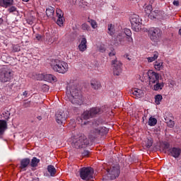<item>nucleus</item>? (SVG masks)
<instances>
[{
  "instance_id": "nucleus-28",
  "label": "nucleus",
  "mask_w": 181,
  "mask_h": 181,
  "mask_svg": "<svg viewBox=\"0 0 181 181\" xmlns=\"http://www.w3.org/2000/svg\"><path fill=\"white\" fill-rule=\"evenodd\" d=\"M154 67L156 70H162L163 69V62H162V61H156L154 63Z\"/></svg>"
},
{
  "instance_id": "nucleus-19",
  "label": "nucleus",
  "mask_w": 181,
  "mask_h": 181,
  "mask_svg": "<svg viewBox=\"0 0 181 181\" xmlns=\"http://www.w3.org/2000/svg\"><path fill=\"white\" fill-rule=\"evenodd\" d=\"M90 86L94 90H100V88H101V83L95 79L90 81Z\"/></svg>"
},
{
  "instance_id": "nucleus-32",
  "label": "nucleus",
  "mask_w": 181,
  "mask_h": 181,
  "mask_svg": "<svg viewBox=\"0 0 181 181\" xmlns=\"http://www.w3.org/2000/svg\"><path fill=\"white\" fill-rule=\"evenodd\" d=\"M116 40L120 42V43H122V42L125 40V33H119L116 37Z\"/></svg>"
},
{
  "instance_id": "nucleus-2",
  "label": "nucleus",
  "mask_w": 181,
  "mask_h": 181,
  "mask_svg": "<svg viewBox=\"0 0 181 181\" xmlns=\"http://www.w3.org/2000/svg\"><path fill=\"white\" fill-rule=\"evenodd\" d=\"M89 144L90 141L87 139V137L84 134H81L74 136L72 146L76 149H80L81 148H86Z\"/></svg>"
},
{
  "instance_id": "nucleus-24",
  "label": "nucleus",
  "mask_w": 181,
  "mask_h": 181,
  "mask_svg": "<svg viewBox=\"0 0 181 181\" xmlns=\"http://www.w3.org/2000/svg\"><path fill=\"white\" fill-rule=\"evenodd\" d=\"M107 33L110 36H114V34L115 33V28L114 25L112 24L107 25Z\"/></svg>"
},
{
  "instance_id": "nucleus-56",
  "label": "nucleus",
  "mask_w": 181,
  "mask_h": 181,
  "mask_svg": "<svg viewBox=\"0 0 181 181\" xmlns=\"http://www.w3.org/2000/svg\"><path fill=\"white\" fill-rule=\"evenodd\" d=\"M110 57H112V56H115V51H112L109 53Z\"/></svg>"
},
{
  "instance_id": "nucleus-4",
  "label": "nucleus",
  "mask_w": 181,
  "mask_h": 181,
  "mask_svg": "<svg viewBox=\"0 0 181 181\" xmlns=\"http://www.w3.org/2000/svg\"><path fill=\"white\" fill-rule=\"evenodd\" d=\"M108 134V128L105 127H100L98 128H94L90 130L89 134V139L90 141H94L96 138L99 136H104V135H107Z\"/></svg>"
},
{
  "instance_id": "nucleus-3",
  "label": "nucleus",
  "mask_w": 181,
  "mask_h": 181,
  "mask_svg": "<svg viewBox=\"0 0 181 181\" xmlns=\"http://www.w3.org/2000/svg\"><path fill=\"white\" fill-rule=\"evenodd\" d=\"M51 66L54 71L61 73L62 74L67 73V71L69 70V64L66 62L59 59L53 60L51 63Z\"/></svg>"
},
{
  "instance_id": "nucleus-25",
  "label": "nucleus",
  "mask_w": 181,
  "mask_h": 181,
  "mask_svg": "<svg viewBox=\"0 0 181 181\" xmlns=\"http://www.w3.org/2000/svg\"><path fill=\"white\" fill-rule=\"evenodd\" d=\"M90 118H93L91 112L90 110H86L81 115V119H90Z\"/></svg>"
},
{
  "instance_id": "nucleus-34",
  "label": "nucleus",
  "mask_w": 181,
  "mask_h": 181,
  "mask_svg": "<svg viewBox=\"0 0 181 181\" xmlns=\"http://www.w3.org/2000/svg\"><path fill=\"white\" fill-rule=\"evenodd\" d=\"M156 84L154 85L153 87V90H155V91H158L159 90H162V88H163V83H159V81L156 82Z\"/></svg>"
},
{
  "instance_id": "nucleus-29",
  "label": "nucleus",
  "mask_w": 181,
  "mask_h": 181,
  "mask_svg": "<svg viewBox=\"0 0 181 181\" xmlns=\"http://www.w3.org/2000/svg\"><path fill=\"white\" fill-rule=\"evenodd\" d=\"M168 116L170 117V119L169 122H167V125L169 128H173L175 127V122L173 121V115L172 113H168Z\"/></svg>"
},
{
  "instance_id": "nucleus-64",
  "label": "nucleus",
  "mask_w": 181,
  "mask_h": 181,
  "mask_svg": "<svg viewBox=\"0 0 181 181\" xmlns=\"http://www.w3.org/2000/svg\"><path fill=\"white\" fill-rule=\"evenodd\" d=\"M102 50H103V52H105V49H102Z\"/></svg>"
},
{
  "instance_id": "nucleus-42",
  "label": "nucleus",
  "mask_w": 181,
  "mask_h": 181,
  "mask_svg": "<svg viewBox=\"0 0 181 181\" xmlns=\"http://www.w3.org/2000/svg\"><path fill=\"white\" fill-rule=\"evenodd\" d=\"M89 23H90L91 27L93 28V29H95V28H97V21H95V20H89L88 21Z\"/></svg>"
},
{
  "instance_id": "nucleus-6",
  "label": "nucleus",
  "mask_w": 181,
  "mask_h": 181,
  "mask_svg": "<svg viewBox=\"0 0 181 181\" xmlns=\"http://www.w3.org/2000/svg\"><path fill=\"white\" fill-rule=\"evenodd\" d=\"M13 78V72L12 70L4 67L0 69V81L1 83H8Z\"/></svg>"
},
{
  "instance_id": "nucleus-11",
  "label": "nucleus",
  "mask_w": 181,
  "mask_h": 181,
  "mask_svg": "<svg viewBox=\"0 0 181 181\" xmlns=\"http://www.w3.org/2000/svg\"><path fill=\"white\" fill-rule=\"evenodd\" d=\"M112 65L113 66V74L115 76H119L122 73V63L115 59L112 61Z\"/></svg>"
},
{
  "instance_id": "nucleus-14",
  "label": "nucleus",
  "mask_w": 181,
  "mask_h": 181,
  "mask_svg": "<svg viewBox=\"0 0 181 181\" xmlns=\"http://www.w3.org/2000/svg\"><path fill=\"white\" fill-rule=\"evenodd\" d=\"M163 15L165 13L163 11L155 10L150 14L151 19H163Z\"/></svg>"
},
{
  "instance_id": "nucleus-21",
  "label": "nucleus",
  "mask_w": 181,
  "mask_h": 181,
  "mask_svg": "<svg viewBox=\"0 0 181 181\" xmlns=\"http://www.w3.org/2000/svg\"><path fill=\"white\" fill-rule=\"evenodd\" d=\"M46 15L48 18L54 19V8L49 6L46 9Z\"/></svg>"
},
{
  "instance_id": "nucleus-30",
  "label": "nucleus",
  "mask_w": 181,
  "mask_h": 181,
  "mask_svg": "<svg viewBox=\"0 0 181 181\" xmlns=\"http://www.w3.org/2000/svg\"><path fill=\"white\" fill-rule=\"evenodd\" d=\"M158 57H159V53H158V52H155L153 54V57H148L147 60L148 63H152V62H155Z\"/></svg>"
},
{
  "instance_id": "nucleus-27",
  "label": "nucleus",
  "mask_w": 181,
  "mask_h": 181,
  "mask_svg": "<svg viewBox=\"0 0 181 181\" xmlns=\"http://www.w3.org/2000/svg\"><path fill=\"white\" fill-rule=\"evenodd\" d=\"M47 170L50 175V176H54L56 175V168L54 165H49L47 166Z\"/></svg>"
},
{
  "instance_id": "nucleus-20",
  "label": "nucleus",
  "mask_w": 181,
  "mask_h": 181,
  "mask_svg": "<svg viewBox=\"0 0 181 181\" xmlns=\"http://www.w3.org/2000/svg\"><path fill=\"white\" fill-rule=\"evenodd\" d=\"M45 81H48V83H56V81H57V78L53 74H45Z\"/></svg>"
},
{
  "instance_id": "nucleus-55",
  "label": "nucleus",
  "mask_w": 181,
  "mask_h": 181,
  "mask_svg": "<svg viewBox=\"0 0 181 181\" xmlns=\"http://www.w3.org/2000/svg\"><path fill=\"white\" fill-rule=\"evenodd\" d=\"M164 119H165L166 124H168V122H169V120L170 119V117H169V115H168V117L165 116Z\"/></svg>"
},
{
  "instance_id": "nucleus-26",
  "label": "nucleus",
  "mask_w": 181,
  "mask_h": 181,
  "mask_svg": "<svg viewBox=\"0 0 181 181\" xmlns=\"http://www.w3.org/2000/svg\"><path fill=\"white\" fill-rule=\"evenodd\" d=\"M40 162V159L36 157H33V159L31 160V162H30V165L31 168H36Z\"/></svg>"
},
{
  "instance_id": "nucleus-45",
  "label": "nucleus",
  "mask_w": 181,
  "mask_h": 181,
  "mask_svg": "<svg viewBox=\"0 0 181 181\" xmlns=\"http://www.w3.org/2000/svg\"><path fill=\"white\" fill-rule=\"evenodd\" d=\"M81 28L83 29V30H90V25H88L86 23L81 25Z\"/></svg>"
},
{
  "instance_id": "nucleus-61",
  "label": "nucleus",
  "mask_w": 181,
  "mask_h": 181,
  "mask_svg": "<svg viewBox=\"0 0 181 181\" xmlns=\"http://www.w3.org/2000/svg\"><path fill=\"white\" fill-rule=\"evenodd\" d=\"M0 6H4V4H3V2H2V0H0Z\"/></svg>"
},
{
  "instance_id": "nucleus-40",
  "label": "nucleus",
  "mask_w": 181,
  "mask_h": 181,
  "mask_svg": "<svg viewBox=\"0 0 181 181\" xmlns=\"http://www.w3.org/2000/svg\"><path fill=\"white\" fill-rule=\"evenodd\" d=\"M56 12H57V16L58 18H64V13H63V11H62V9L57 8Z\"/></svg>"
},
{
  "instance_id": "nucleus-31",
  "label": "nucleus",
  "mask_w": 181,
  "mask_h": 181,
  "mask_svg": "<svg viewBox=\"0 0 181 181\" xmlns=\"http://www.w3.org/2000/svg\"><path fill=\"white\" fill-rule=\"evenodd\" d=\"M2 2L4 8H8V6L13 5V0H2Z\"/></svg>"
},
{
  "instance_id": "nucleus-5",
  "label": "nucleus",
  "mask_w": 181,
  "mask_h": 181,
  "mask_svg": "<svg viewBox=\"0 0 181 181\" xmlns=\"http://www.w3.org/2000/svg\"><path fill=\"white\" fill-rule=\"evenodd\" d=\"M79 176L82 180H91L94 176V170L91 167H83L79 170Z\"/></svg>"
},
{
  "instance_id": "nucleus-18",
  "label": "nucleus",
  "mask_w": 181,
  "mask_h": 181,
  "mask_svg": "<svg viewBox=\"0 0 181 181\" xmlns=\"http://www.w3.org/2000/svg\"><path fill=\"white\" fill-rule=\"evenodd\" d=\"M170 155L173 158H179L180 156L181 150L179 148L173 147L170 150Z\"/></svg>"
},
{
  "instance_id": "nucleus-51",
  "label": "nucleus",
  "mask_w": 181,
  "mask_h": 181,
  "mask_svg": "<svg viewBox=\"0 0 181 181\" xmlns=\"http://www.w3.org/2000/svg\"><path fill=\"white\" fill-rule=\"evenodd\" d=\"M13 50L14 52H21V47L19 45H14L13 47Z\"/></svg>"
},
{
  "instance_id": "nucleus-37",
  "label": "nucleus",
  "mask_w": 181,
  "mask_h": 181,
  "mask_svg": "<svg viewBox=\"0 0 181 181\" xmlns=\"http://www.w3.org/2000/svg\"><path fill=\"white\" fill-rule=\"evenodd\" d=\"M162 95H156L155 96V103L157 105H159L160 104V102L162 101Z\"/></svg>"
},
{
  "instance_id": "nucleus-7",
  "label": "nucleus",
  "mask_w": 181,
  "mask_h": 181,
  "mask_svg": "<svg viewBox=\"0 0 181 181\" xmlns=\"http://www.w3.org/2000/svg\"><path fill=\"white\" fill-rule=\"evenodd\" d=\"M148 33L151 40L155 42H159V39H160V36H162V30H160L159 28H150L148 30Z\"/></svg>"
},
{
  "instance_id": "nucleus-17",
  "label": "nucleus",
  "mask_w": 181,
  "mask_h": 181,
  "mask_svg": "<svg viewBox=\"0 0 181 181\" xmlns=\"http://www.w3.org/2000/svg\"><path fill=\"white\" fill-rule=\"evenodd\" d=\"M8 128V123L6 120L0 119V136H2L5 134V131Z\"/></svg>"
},
{
  "instance_id": "nucleus-48",
  "label": "nucleus",
  "mask_w": 181,
  "mask_h": 181,
  "mask_svg": "<svg viewBox=\"0 0 181 181\" xmlns=\"http://www.w3.org/2000/svg\"><path fill=\"white\" fill-rule=\"evenodd\" d=\"M42 91H49L50 87L48 85L44 84L41 86Z\"/></svg>"
},
{
  "instance_id": "nucleus-44",
  "label": "nucleus",
  "mask_w": 181,
  "mask_h": 181,
  "mask_svg": "<svg viewBox=\"0 0 181 181\" xmlns=\"http://www.w3.org/2000/svg\"><path fill=\"white\" fill-rule=\"evenodd\" d=\"M123 33H124V36L127 35V37L132 36V32L128 28H125L124 32Z\"/></svg>"
},
{
  "instance_id": "nucleus-13",
  "label": "nucleus",
  "mask_w": 181,
  "mask_h": 181,
  "mask_svg": "<svg viewBox=\"0 0 181 181\" xmlns=\"http://www.w3.org/2000/svg\"><path fill=\"white\" fill-rule=\"evenodd\" d=\"M147 74L150 84H155V83H158V81H159V74L152 70H149L147 72Z\"/></svg>"
},
{
  "instance_id": "nucleus-53",
  "label": "nucleus",
  "mask_w": 181,
  "mask_h": 181,
  "mask_svg": "<svg viewBox=\"0 0 181 181\" xmlns=\"http://www.w3.org/2000/svg\"><path fill=\"white\" fill-rule=\"evenodd\" d=\"M174 6H180V3L179 2V0H175L173 2Z\"/></svg>"
},
{
  "instance_id": "nucleus-57",
  "label": "nucleus",
  "mask_w": 181,
  "mask_h": 181,
  "mask_svg": "<svg viewBox=\"0 0 181 181\" xmlns=\"http://www.w3.org/2000/svg\"><path fill=\"white\" fill-rule=\"evenodd\" d=\"M124 57H126L127 59V60L131 61V58L129 57L128 54H125Z\"/></svg>"
},
{
  "instance_id": "nucleus-15",
  "label": "nucleus",
  "mask_w": 181,
  "mask_h": 181,
  "mask_svg": "<svg viewBox=\"0 0 181 181\" xmlns=\"http://www.w3.org/2000/svg\"><path fill=\"white\" fill-rule=\"evenodd\" d=\"M29 165H30V158H23L21 160L20 169H21V170H26V168L28 166H29Z\"/></svg>"
},
{
  "instance_id": "nucleus-12",
  "label": "nucleus",
  "mask_w": 181,
  "mask_h": 181,
  "mask_svg": "<svg viewBox=\"0 0 181 181\" xmlns=\"http://www.w3.org/2000/svg\"><path fill=\"white\" fill-rule=\"evenodd\" d=\"M66 91H81V86L78 85L77 81H71L66 85Z\"/></svg>"
},
{
  "instance_id": "nucleus-59",
  "label": "nucleus",
  "mask_w": 181,
  "mask_h": 181,
  "mask_svg": "<svg viewBox=\"0 0 181 181\" xmlns=\"http://www.w3.org/2000/svg\"><path fill=\"white\" fill-rule=\"evenodd\" d=\"M4 23V19L0 18V25H2Z\"/></svg>"
},
{
  "instance_id": "nucleus-35",
  "label": "nucleus",
  "mask_w": 181,
  "mask_h": 181,
  "mask_svg": "<svg viewBox=\"0 0 181 181\" xmlns=\"http://www.w3.org/2000/svg\"><path fill=\"white\" fill-rule=\"evenodd\" d=\"M144 12L151 17V13H152V5H148L144 8Z\"/></svg>"
},
{
  "instance_id": "nucleus-54",
  "label": "nucleus",
  "mask_w": 181,
  "mask_h": 181,
  "mask_svg": "<svg viewBox=\"0 0 181 181\" xmlns=\"http://www.w3.org/2000/svg\"><path fill=\"white\" fill-rule=\"evenodd\" d=\"M90 154V151L88 150H85L83 153H82V156H88V155Z\"/></svg>"
},
{
  "instance_id": "nucleus-58",
  "label": "nucleus",
  "mask_w": 181,
  "mask_h": 181,
  "mask_svg": "<svg viewBox=\"0 0 181 181\" xmlns=\"http://www.w3.org/2000/svg\"><path fill=\"white\" fill-rule=\"evenodd\" d=\"M37 119H38V121H42V116H37Z\"/></svg>"
},
{
  "instance_id": "nucleus-38",
  "label": "nucleus",
  "mask_w": 181,
  "mask_h": 181,
  "mask_svg": "<svg viewBox=\"0 0 181 181\" xmlns=\"http://www.w3.org/2000/svg\"><path fill=\"white\" fill-rule=\"evenodd\" d=\"M152 145H153V139H152V138L148 139L146 144V148L149 149Z\"/></svg>"
},
{
  "instance_id": "nucleus-16",
  "label": "nucleus",
  "mask_w": 181,
  "mask_h": 181,
  "mask_svg": "<svg viewBox=\"0 0 181 181\" xmlns=\"http://www.w3.org/2000/svg\"><path fill=\"white\" fill-rule=\"evenodd\" d=\"M78 47L80 52H86V50H87V39L86 37L81 38Z\"/></svg>"
},
{
  "instance_id": "nucleus-33",
  "label": "nucleus",
  "mask_w": 181,
  "mask_h": 181,
  "mask_svg": "<svg viewBox=\"0 0 181 181\" xmlns=\"http://www.w3.org/2000/svg\"><path fill=\"white\" fill-rule=\"evenodd\" d=\"M158 124V120L156 118L150 117L148 119V125L150 127H155Z\"/></svg>"
},
{
  "instance_id": "nucleus-36",
  "label": "nucleus",
  "mask_w": 181,
  "mask_h": 181,
  "mask_svg": "<svg viewBox=\"0 0 181 181\" xmlns=\"http://www.w3.org/2000/svg\"><path fill=\"white\" fill-rule=\"evenodd\" d=\"M10 117H11V112L8 110L4 111L1 115V117L4 118V119H6V121L9 119Z\"/></svg>"
},
{
  "instance_id": "nucleus-39",
  "label": "nucleus",
  "mask_w": 181,
  "mask_h": 181,
  "mask_svg": "<svg viewBox=\"0 0 181 181\" xmlns=\"http://www.w3.org/2000/svg\"><path fill=\"white\" fill-rule=\"evenodd\" d=\"M56 12H57V16L58 18H64V13H63V11H62V9L57 8Z\"/></svg>"
},
{
  "instance_id": "nucleus-8",
  "label": "nucleus",
  "mask_w": 181,
  "mask_h": 181,
  "mask_svg": "<svg viewBox=\"0 0 181 181\" xmlns=\"http://www.w3.org/2000/svg\"><path fill=\"white\" fill-rule=\"evenodd\" d=\"M130 22L132 23V29L134 30V32H139L141 30V18L139 16L136 14H133L130 17Z\"/></svg>"
},
{
  "instance_id": "nucleus-46",
  "label": "nucleus",
  "mask_w": 181,
  "mask_h": 181,
  "mask_svg": "<svg viewBox=\"0 0 181 181\" xmlns=\"http://www.w3.org/2000/svg\"><path fill=\"white\" fill-rule=\"evenodd\" d=\"M35 40H37L38 42H42L43 40V36L40 34H35Z\"/></svg>"
},
{
  "instance_id": "nucleus-43",
  "label": "nucleus",
  "mask_w": 181,
  "mask_h": 181,
  "mask_svg": "<svg viewBox=\"0 0 181 181\" xmlns=\"http://www.w3.org/2000/svg\"><path fill=\"white\" fill-rule=\"evenodd\" d=\"M126 40L128 45L134 44V39L132 38V35L126 37Z\"/></svg>"
},
{
  "instance_id": "nucleus-52",
  "label": "nucleus",
  "mask_w": 181,
  "mask_h": 181,
  "mask_svg": "<svg viewBox=\"0 0 181 181\" xmlns=\"http://www.w3.org/2000/svg\"><path fill=\"white\" fill-rule=\"evenodd\" d=\"M170 148V144L168 142L163 143V149H169Z\"/></svg>"
},
{
  "instance_id": "nucleus-47",
  "label": "nucleus",
  "mask_w": 181,
  "mask_h": 181,
  "mask_svg": "<svg viewBox=\"0 0 181 181\" xmlns=\"http://www.w3.org/2000/svg\"><path fill=\"white\" fill-rule=\"evenodd\" d=\"M64 23V18H58L57 21V25H59V26H62V25H63Z\"/></svg>"
},
{
  "instance_id": "nucleus-63",
  "label": "nucleus",
  "mask_w": 181,
  "mask_h": 181,
  "mask_svg": "<svg viewBox=\"0 0 181 181\" xmlns=\"http://www.w3.org/2000/svg\"><path fill=\"white\" fill-rule=\"evenodd\" d=\"M33 23V22L30 21V22L29 23V25H32Z\"/></svg>"
},
{
  "instance_id": "nucleus-10",
  "label": "nucleus",
  "mask_w": 181,
  "mask_h": 181,
  "mask_svg": "<svg viewBox=\"0 0 181 181\" xmlns=\"http://www.w3.org/2000/svg\"><path fill=\"white\" fill-rule=\"evenodd\" d=\"M107 172L108 179H110V180H114L117 179L118 176H119V173H120L119 167L118 166L112 167L110 169H108Z\"/></svg>"
},
{
  "instance_id": "nucleus-50",
  "label": "nucleus",
  "mask_w": 181,
  "mask_h": 181,
  "mask_svg": "<svg viewBox=\"0 0 181 181\" xmlns=\"http://www.w3.org/2000/svg\"><path fill=\"white\" fill-rule=\"evenodd\" d=\"M8 12H9L10 13H12V12H16V7L12 6L8 9Z\"/></svg>"
},
{
  "instance_id": "nucleus-23",
  "label": "nucleus",
  "mask_w": 181,
  "mask_h": 181,
  "mask_svg": "<svg viewBox=\"0 0 181 181\" xmlns=\"http://www.w3.org/2000/svg\"><path fill=\"white\" fill-rule=\"evenodd\" d=\"M90 115L93 117H95V115H98V114H101L103 112V110H101V108L100 107H93L90 109Z\"/></svg>"
},
{
  "instance_id": "nucleus-22",
  "label": "nucleus",
  "mask_w": 181,
  "mask_h": 181,
  "mask_svg": "<svg viewBox=\"0 0 181 181\" xmlns=\"http://www.w3.org/2000/svg\"><path fill=\"white\" fill-rule=\"evenodd\" d=\"M129 94H130V95H132V97H134V98H141L142 97H144V92L142 91H129Z\"/></svg>"
},
{
  "instance_id": "nucleus-49",
  "label": "nucleus",
  "mask_w": 181,
  "mask_h": 181,
  "mask_svg": "<svg viewBox=\"0 0 181 181\" xmlns=\"http://www.w3.org/2000/svg\"><path fill=\"white\" fill-rule=\"evenodd\" d=\"M23 107L24 108H28V107H30V101H25V102H23Z\"/></svg>"
},
{
  "instance_id": "nucleus-60",
  "label": "nucleus",
  "mask_w": 181,
  "mask_h": 181,
  "mask_svg": "<svg viewBox=\"0 0 181 181\" xmlns=\"http://www.w3.org/2000/svg\"><path fill=\"white\" fill-rule=\"evenodd\" d=\"M23 95H25V97H26V95H28V92L26 91L23 92Z\"/></svg>"
},
{
  "instance_id": "nucleus-9",
  "label": "nucleus",
  "mask_w": 181,
  "mask_h": 181,
  "mask_svg": "<svg viewBox=\"0 0 181 181\" xmlns=\"http://www.w3.org/2000/svg\"><path fill=\"white\" fill-rule=\"evenodd\" d=\"M69 118V115L67 114V112H65L64 110H58L55 113V119L56 122L59 124V125H63Z\"/></svg>"
},
{
  "instance_id": "nucleus-41",
  "label": "nucleus",
  "mask_w": 181,
  "mask_h": 181,
  "mask_svg": "<svg viewBox=\"0 0 181 181\" xmlns=\"http://www.w3.org/2000/svg\"><path fill=\"white\" fill-rule=\"evenodd\" d=\"M45 74H37L36 78L37 80L42 81V80H44L45 81Z\"/></svg>"
},
{
  "instance_id": "nucleus-1",
  "label": "nucleus",
  "mask_w": 181,
  "mask_h": 181,
  "mask_svg": "<svg viewBox=\"0 0 181 181\" xmlns=\"http://www.w3.org/2000/svg\"><path fill=\"white\" fill-rule=\"evenodd\" d=\"M66 95L71 101V104L76 105V107H80L81 105H83L84 103V98H83V95H81L79 92L66 91Z\"/></svg>"
},
{
  "instance_id": "nucleus-62",
  "label": "nucleus",
  "mask_w": 181,
  "mask_h": 181,
  "mask_svg": "<svg viewBox=\"0 0 181 181\" xmlns=\"http://www.w3.org/2000/svg\"><path fill=\"white\" fill-rule=\"evenodd\" d=\"M23 2H29V0H23Z\"/></svg>"
}]
</instances>
